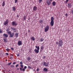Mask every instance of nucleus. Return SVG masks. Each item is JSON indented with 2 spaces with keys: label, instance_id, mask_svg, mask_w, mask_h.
<instances>
[{
  "label": "nucleus",
  "instance_id": "412c9836",
  "mask_svg": "<svg viewBox=\"0 0 73 73\" xmlns=\"http://www.w3.org/2000/svg\"><path fill=\"white\" fill-rule=\"evenodd\" d=\"M27 60H28V61H29L30 60H31V58L29 57L27 58Z\"/></svg>",
  "mask_w": 73,
  "mask_h": 73
},
{
  "label": "nucleus",
  "instance_id": "aec40b11",
  "mask_svg": "<svg viewBox=\"0 0 73 73\" xmlns=\"http://www.w3.org/2000/svg\"><path fill=\"white\" fill-rule=\"evenodd\" d=\"M13 11H16V8H15V7H13Z\"/></svg>",
  "mask_w": 73,
  "mask_h": 73
},
{
  "label": "nucleus",
  "instance_id": "c85d7f7f",
  "mask_svg": "<svg viewBox=\"0 0 73 73\" xmlns=\"http://www.w3.org/2000/svg\"><path fill=\"white\" fill-rule=\"evenodd\" d=\"M42 0H39V3H40L42 2Z\"/></svg>",
  "mask_w": 73,
  "mask_h": 73
},
{
  "label": "nucleus",
  "instance_id": "58836bf2",
  "mask_svg": "<svg viewBox=\"0 0 73 73\" xmlns=\"http://www.w3.org/2000/svg\"><path fill=\"white\" fill-rule=\"evenodd\" d=\"M65 16L66 17H67L68 16V14H66L65 15Z\"/></svg>",
  "mask_w": 73,
  "mask_h": 73
},
{
  "label": "nucleus",
  "instance_id": "49530a36",
  "mask_svg": "<svg viewBox=\"0 0 73 73\" xmlns=\"http://www.w3.org/2000/svg\"><path fill=\"white\" fill-rule=\"evenodd\" d=\"M16 64V62H14L13 63V65H14V64Z\"/></svg>",
  "mask_w": 73,
  "mask_h": 73
},
{
  "label": "nucleus",
  "instance_id": "0eeeda50",
  "mask_svg": "<svg viewBox=\"0 0 73 73\" xmlns=\"http://www.w3.org/2000/svg\"><path fill=\"white\" fill-rule=\"evenodd\" d=\"M22 44V42L21 40H19L18 42V45H21Z\"/></svg>",
  "mask_w": 73,
  "mask_h": 73
},
{
  "label": "nucleus",
  "instance_id": "393cba45",
  "mask_svg": "<svg viewBox=\"0 0 73 73\" xmlns=\"http://www.w3.org/2000/svg\"><path fill=\"white\" fill-rule=\"evenodd\" d=\"M71 4L70 3H69L68 4V6L69 7H71Z\"/></svg>",
  "mask_w": 73,
  "mask_h": 73
},
{
  "label": "nucleus",
  "instance_id": "39448f33",
  "mask_svg": "<svg viewBox=\"0 0 73 73\" xmlns=\"http://www.w3.org/2000/svg\"><path fill=\"white\" fill-rule=\"evenodd\" d=\"M43 65L44 66H48V63H46V62H43Z\"/></svg>",
  "mask_w": 73,
  "mask_h": 73
},
{
  "label": "nucleus",
  "instance_id": "3c124183",
  "mask_svg": "<svg viewBox=\"0 0 73 73\" xmlns=\"http://www.w3.org/2000/svg\"><path fill=\"white\" fill-rule=\"evenodd\" d=\"M20 70H22V68H20Z\"/></svg>",
  "mask_w": 73,
  "mask_h": 73
},
{
  "label": "nucleus",
  "instance_id": "a211bd4d",
  "mask_svg": "<svg viewBox=\"0 0 73 73\" xmlns=\"http://www.w3.org/2000/svg\"><path fill=\"white\" fill-rule=\"evenodd\" d=\"M44 71L45 72H47L48 71V69L46 68H44L43 69Z\"/></svg>",
  "mask_w": 73,
  "mask_h": 73
},
{
  "label": "nucleus",
  "instance_id": "f03ea898",
  "mask_svg": "<svg viewBox=\"0 0 73 73\" xmlns=\"http://www.w3.org/2000/svg\"><path fill=\"white\" fill-rule=\"evenodd\" d=\"M50 24L52 27L53 26V25H54V18L53 17H51Z\"/></svg>",
  "mask_w": 73,
  "mask_h": 73
},
{
  "label": "nucleus",
  "instance_id": "a19ab883",
  "mask_svg": "<svg viewBox=\"0 0 73 73\" xmlns=\"http://www.w3.org/2000/svg\"><path fill=\"white\" fill-rule=\"evenodd\" d=\"M17 57H19V56H20V54H17Z\"/></svg>",
  "mask_w": 73,
  "mask_h": 73
},
{
  "label": "nucleus",
  "instance_id": "dca6fc26",
  "mask_svg": "<svg viewBox=\"0 0 73 73\" xmlns=\"http://www.w3.org/2000/svg\"><path fill=\"white\" fill-rule=\"evenodd\" d=\"M11 29H12V30H14V31L16 30V29L14 28V27H11Z\"/></svg>",
  "mask_w": 73,
  "mask_h": 73
},
{
  "label": "nucleus",
  "instance_id": "4c0bfd02",
  "mask_svg": "<svg viewBox=\"0 0 73 73\" xmlns=\"http://www.w3.org/2000/svg\"><path fill=\"white\" fill-rule=\"evenodd\" d=\"M11 67H13V68L15 67V66H14L13 65H11Z\"/></svg>",
  "mask_w": 73,
  "mask_h": 73
},
{
  "label": "nucleus",
  "instance_id": "6ab92c4d",
  "mask_svg": "<svg viewBox=\"0 0 73 73\" xmlns=\"http://www.w3.org/2000/svg\"><path fill=\"white\" fill-rule=\"evenodd\" d=\"M18 35H19L18 33H16L15 34V36L16 37H18Z\"/></svg>",
  "mask_w": 73,
  "mask_h": 73
},
{
  "label": "nucleus",
  "instance_id": "c756f323",
  "mask_svg": "<svg viewBox=\"0 0 73 73\" xmlns=\"http://www.w3.org/2000/svg\"><path fill=\"white\" fill-rule=\"evenodd\" d=\"M23 19H24V20H26V16H24Z\"/></svg>",
  "mask_w": 73,
  "mask_h": 73
},
{
  "label": "nucleus",
  "instance_id": "f704fd0d",
  "mask_svg": "<svg viewBox=\"0 0 73 73\" xmlns=\"http://www.w3.org/2000/svg\"><path fill=\"white\" fill-rule=\"evenodd\" d=\"M7 32H8V31H9V29H7V30H6Z\"/></svg>",
  "mask_w": 73,
  "mask_h": 73
},
{
  "label": "nucleus",
  "instance_id": "7c9ffc66",
  "mask_svg": "<svg viewBox=\"0 0 73 73\" xmlns=\"http://www.w3.org/2000/svg\"><path fill=\"white\" fill-rule=\"evenodd\" d=\"M20 66L22 68H23V65L21 64L20 65Z\"/></svg>",
  "mask_w": 73,
  "mask_h": 73
},
{
  "label": "nucleus",
  "instance_id": "c9c22d12",
  "mask_svg": "<svg viewBox=\"0 0 73 73\" xmlns=\"http://www.w3.org/2000/svg\"><path fill=\"white\" fill-rule=\"evenodd\" d=\"M19 64H17L16 65V68H17V67L18 66H19Z\"/></svg>",
  "mask_w": 73,
  "mask_h": 73
},
{
  "label": "nucleus",
  "instance_id": "37998d69",
  "mask_svg": "<svg viewBox=\"0 0 73 73\" xmlns=\"http://www.w3.org/2000/svg\"><path fill=\"white\" fill-rule=\"evenodd\" d=\"M11 62L9 63H8L9 65H11Z\"/></svg>",
  "mask_w": 73,
  "mask_h": 73
},
{
  "label": "nucleus",
  "instance_id": "4be33fe9",
  "mask_svg": "<svg viewBox=\"0 0 73 73\" xmlns=\"http://www.w3.org/2000/svg\"><path fill=\"white\" fill-rule=\"evenodd\" d=\"M3 40L5 41V42H7L8 41V40H7V38H4Z\"/></svg>",
  "mask_w": 73,
  "mask_h": 73
},
{
  "label": "nucleus",
  "instance_id": "bb28decb",
  "mask_svg": "<svg viewBox=\"0 0 73 73\" xmlns=\"http://www.w3.org/2000/svg\"><path fill=\"white\" fill-rule=\"evenodd\" d=\"M7 33H8V34L9 35H10L11 34V32L10 31H7Z\"/></svg>",
  "mask_w": 73,
  "mask_h": 73
},
{
  "label": "nucleus",
  "instance_id": "b1692460",
  "mask_svg": "<svg viewBox=\"0 0 73 73\" xmlns=\"http://www.w3.org/2000/svg\"><path fill=\"white\" fill-rule=\"evenodd\" d=\"M44 38H41L40 40V41L41 42H42L43 41H44Z\"/></svg>",
  "mask_w": 73,
  "mask_h": 73
},
{
  "label": "nucleus",
  "instance_id": "79ce46f5",
  "mask_svg": "<svg viewBox=\"0 0 73 73\" xmlns=\"http://www.w3.org/2000/svg\"><path fill=\"white\" fill-rule=\"evenodd\" d=\"M10 59H11V60H12V59H13V57H10Z\"/></svg>",
  "mask_w": 73,
  "mask_h": 73
},
{
  "label": "nucleus",
  "instance_id": "a18cd8bd",
  "mask_svg": "<svg viewBox=\"0 0 73 73\" xmlns=\"http://www.w3.org/2000/svg\"><path fill=\"white\" fill-rule=\"evenodd\" d=\"M22 70H23V71L24 72V71H25V68H23Z\"/></svg>",
  "mask_w": 73,
  "mask_h": 73
},
{
  "label": "nucleus",
  "instance_id": "473e14b6",
  "mask_svg": "<svg viewBox=\"0 0 73 73\" xmlns=\"http://www.w3.org/2000/svg\"><path fill=\"white\" fill-rule=\"evenodd\" d=\"M20 64H23V61L20 62Z\"/></svg>",
  "mask_w": 73,
  "mask_h": 73
},
{
  "label": "nucleus",
  "instance_id": "20e7f679",
  "mask_svg": "<svg viewBox=\"0 0 73 73\" xmlns=\"http://www.w3.org/2000/svg\"><path fill=\"white\" fill-rule=\"evenodd\" d=\"M12 24L13 25H15V26H17V23H16V21H13Z\"/></svg>",
  "mask_w": 73,
  "mask_h": 73
},
{
  "label": "nucleus",
  "instance_id": "de8ad7c7",
  "mask_svg": "<svg viewBox=\"0 0 73 73\" xmlns=\"http://www.w3.org/2000/svg\"><path fill=\"white\" fill-rule=\"evenodd\" d=\"M68 1H69V0H66V3H68Z\"/></svg>",
  "mask_w": 73,
  "mask_h": 73
},
{
  "label": "nucleus",
  "instance_id": "f8f14e48",
  "mask_svg": "<svg viewBox=\"0 0 73 73\" xmlns=\"http://www.w3.org/2000/svg\"><path fill=\"white\" fill-rule=\"evenodd\" d=\"M37 8V7H36V6H35L34 7H33V11H36Z\"/></svg>",
  "mask_w": 73,
  "mask_h": 73
},
{
  "label": "nucleus",
  "instance_id": "8fccbe9b",
  "mask_svg": "<svg viewBox=\"0 0 73 73\" xmlns=\"http://www.w3.org/2000/svg\"><path fill=\"white\" fill-rule=\"evenodd\" d=\"M24 69H27V67H26V66H25L24 67Z\"/></svg>",
  "mask_w": 73,
  "mask_h": 73
},
{
  "label": "nucleus",
  "instance_id": "09e8293b",
  "mask_svg": "<svg viewBox=\"0 0 73 73\" xmlns=\"http://www.w3.org/2000/svg\"><path fill=\"white\" fill-rule=\"evenodd\" d=\"M17 17L18 18H19V15H17Z\"/></svg>",
  "mask_w": 73,
  "mask_h": 73
},
{
  "label": "nucleus",
  "instance_id": "4d7b16f0",
  "mask_svg": "<svg viewBox=\"0 0 73 73\" xmlns=\"http://www.w3.org/2000/svg\"><path fill=\"white\" fill-rule=\"evenodd\" d=\"M17 70H19V68H17Z\"/></svg>",
  "mask_w": 73,
  "mask_h": 73
},
{
  "label": "nucleus",
  "instance_id": "e2e57ef3",
  "mask_svg": "<svg viewBox=\"0 0 73 73\" xmlns=\"http://www.w3.org/2000/svg\"><path fill=\"white\" fill-rule=\"evenodd\" d=\"M28 67H30L29 66Z\"/></svg>",
  "mask_w": 73,
  "mask_h": 73
},
{
  "label": "nucleus",
  "instance_id": "cd10ccee",
  "mask_svg": "<svg viewBox=\"0 0 73 73\" xmlns=\"http://www.w3.org/2000/svg\"><path fill=\"white\" fill-rule=\"evenodd\" d=\"M6 50L7 52H9L10 50L9 48H7L6 49Z\"/></svg>",
  "mask_w": 73,
  "mask_h": 73
},
{
  "label": "nucleus",
  "instance_id": "ea45409f",
  "mask_svg": "<svg viewBox=\"0 0 73 73\" xmlns=\"http://www.w3.org/2000/svg\"><path fill=\"white\" fill-rule=\"evenodd\" d=\"M6 54L7 56H8V55H9V54L8 53H6Z\"/></svg>",
  "mask_w": 73,
  "mask_h": 73
},
{
  "label": "nucleus",
  "instance_id": "a878e982",
  "mask_svg": "<svg viewBox=\"0 0 73 73\" xmlns=\"http://www.w3.org/2000/svg\"><path fill=\"white\" fill-rule=\"evenodd\" d=\"M3 33V30L1 29H0V33Z\"/></svg>",
  "mask_w": 73,
  "mask_h": 73
},
{
  "label": "nucleus",
  "instance_id": "c03bdc74",
  "mask_svg": "<svg viewBox=\"0 0 73 73\" xmlns=\"http://www.w3.org/2000/svg\"><path fill=\"white\" fill-rule=\"evenodd\" d=\"M71 13H72V15H73V10H71Z\"/></svg>",
  "mask_w": 73,
  "mask_h": 73
},
{
  "label": "nucleus",
  "instance_id": "603ef678",
  "mask_svg": "<svg viewBox=\"0 0 73 73\" xmlns=\"http://www.w3.org/2000/svg\"><path fill=\"white\" fill-rule=\"evenodd\" d=\"M28 32H29V33L30 32V30H29L28 31Z\"/></svg>",
  "mask_w": 73,
  "mask_h": 73
},
{
  "label": "nucleus",
  "instance_id": "2f4dec72",
  "mask_svg": "<svg viewBox=\"0 0 73 73\" xmlns=\"http://www.w3.org/2000/svg\"><path fill=\"white\" fill-rule=\"evenodd\" d=\"M18 1V0H15V3L16 4Z\"/></svg>",
  "mask_w": 73,
  "mask_h": 73
},
{
  "label": "nucleus",
  "instance_id": "5701e85b",
  "mask_svg": "<svg viewBox=\"0 0 73 73\" xmlns=\"http://www.w3.org/2000/svg\"><path fill=\"white\" fill-rule=\"evenodd\" d=\"M43 49H44V46H42L40 47V49H42V50H43Z\"/></svg>",
  "mask_w": 73,
  "mask_h": 73
},
{
  "label": "nucleus",
  "instance_id": "423d86ee",
  "mask_svg": "<svg viewBox=\"0 0 73 73\" xmlns=\"http://www.w3.org/2000/svg\"><path fill=\"white\" fill-rule=\"evenodd\" d=\"M8 23H9V21L7 20L4 22V24L5 25H7V24Z\"/></svg>",
  "mask_w": 73,
  "mask_h": 73
},
{
  "label": "nucleus",
  "instance_id": "052dcab7",
  "mask_svg": "<svg viewBox=\"0 0 73 73\" xmlns=\"http://www.w3.org/2000/svg\"><path fill=\"white\" fill-rule=\"evenodd\" d=\"M50 1H53V0H50Z\"/></svg>",
  "mask_w": 73,
  "mask_h": 73
},
{
  "label": "nucleus",
  "instance_id": "13d9d810",
  "mask_svg": "<svg viewBox=\"0 0 73 73\" xmlns=\"http://www.w3.org/2000/svg\"><path fill=\"white\" fill-rule=\"evenodd\" d=\"M47 64H49V62H48Z\"/></svg>",
  "mask_w": 73,
  "mask_h": 73
},
{
  "label": "nucleus",
  "instance_id": "4468645a",
  "mask_svg": "<svg viewBox=\"0 0 73 73\" xmlns=\"http://www.w3.org/2000/svg\"><path fill=\"white\" fill-rule=\"evenodd\" d=\"M31 39L33 40V41H35V37L33 36L31 38Z\"/></svg>",
  "mask_w": 73,
  "mask_h": 73
},
{
  "label": "nucleus",
  "instance_id": "7ed1b4c3",
  "mask_svg": "<svg viewBox=\"0 0 73 73\" xmlns=\"http://www.w3.org/2000/svg\"><path fill=\"white\" fill-rule=\"evenodd\" d=\"M49 28L50 27L49 26L47 25L44 29L45 32H48V31H49Z\"/></svg>",
  "mask_w": 73,
  "mask_h": 73
},
{
  "label": "nucleus",
  "instance_id": "e433bc0d",
  "mask_svg": "<svg viewBox=\"0 0 73 73\" xmlns=\"http://www.w3.org/2000/svg\"><path fill=\"white\" fill-rule=\"evenodd\" d=\"M11 49L12 50H14V48H11Z\"/></svg>",
  "mask_w": 73,
  "mask_h": 73
},
{
  "label": "nucleus",
  "instance_id": "2eb2a0df",
  "mask_svg": "<svg viewBox=\"0 0 73 73\" xmlns=\"http://www.w3.org/2000/svg\"><path fill=\"white\" fill-rule=\"evenodd\" d=\"M5 5V1H3L2 3V6L3 7H4V5Z\"/></svg>",
  "mask_w": 73,
  "mask_h": 73
},
{
  "label": "nucleus",
  "instance_id": "ddd939ff",
  "mask_svg": "<svg viewBox=\"0 0 73 73\" xmlns=\"http://www.w3.org/2000/svg\"><path fill=\"white\" fill-rule=\"evenodd\" d=\"M52 4L53 6H55V5H56V2L53 1L52 3Z\"/></svg>",
  "mask_w": 73,
  "mask_h": 73
},
{
  "label": "nucleus",
  "instance_id": "9b49d317",
  "mask_svg": "<svg viewBox=\"0 0 73 73\" xmlns=\"http://www.w3.org/2000/svg\"><path fill=\"white\" fill-rule=\"evenodd\" d=\"M46 3L48 5H50V1L49 0H48L46 1Z\"/></svg>",
  "mask_w": 73,
  "mask_h": 73
},
{
  "label": "nucleus",
  "instance_id": "72a5a7b5",
  "mask_svg": "<svg viewBox=\"0 0 73 73\" xmlns=\"http://www.w3.org/2000/svg\"><path fill=\"white\" fill-rule=\"evenodd\" d=\"M40 23H41L42 22V20H40V21H39Z\"/></svg>",
  "mask_w": 73,
  "mask_h": 73
},
{
  "label": "nucleus",
  "instance_id": "6e6552de",
  "mask_svg": "<svg viewBox=\"0 0 73 73\" xmlns=\"http://www.w3.org/2000/svg\"><path fill=\"white\" fill-rule=\"evenodd\" d=\"M3 35L4 37H5V38H7L8 36V34H4Z\"/></svg>",
  "mask_w": 73,
  "mask_h": 73
},
{
  "label": "nucleus",
  "instance_id": "5fc2aeb1",
  "mask_svg": "<svg viewBox=\"0 0 73 73\" xmlns=\"http://www.w3.org/2000/svg\"><path fill=\"white\" fill-rule=\"evenodd\" d=\"M11 56H13V54H11Z\"/></svg>",
  "mask_w": 73,
  "mask_h": 73
},
{
  "label": "nucleus",
  "instance_id": "f257e3e1",
  "mask_svg": "<svg viewBox=\"0 0 73 73\" xmlns=\"http://www.w3.org/2000/svg\"><path fill=\"white\" fill-rule=\"evenodd\" d=\"M62 45H63V42H62V40L60 39L58 42V46H59V47H60V46H62Z\"/></svg>",
  "mask_w": 73,
  "mask_h": 73
},
{
  "label": "nucleus",
  "instance_id": "6e6d98bb",
  "mask_svg": "<svg viewBox=\"0 0 73 73\" xmlns=\"http://www.w3.org/2000/svg\"><path fill=\"white\" fill-rule=\"evenodd\" d=\"M43 58H45V56H43Z\"/></svg>",
  "mask_w": 73,
  "mask_h": 73
},
{
  "label": "nucleus",
  "instance_id": "bf43d9fd",
  "mask_svg": "<svg viewBox=\"0 0 73 73\" xmlns=\"http://www.w3.org/2000/svg\"><path fill=\"white\" fill-rule=\"evenodd\" d=\"M14 32H16V31H14Z\"/></svg>",
  "mask_w": 73,
  "mask_h": 73
},
{
  "label": "nucleus",
  "instance_id": "864d4df0",
  "mask_svg": "<svg viewBox=\"0 0 73 73\" xmlns=\"http://www.w3.org/2000/svg\"><path fill=\"white\" fill-rule=\"evenodd\" d=\"M56 44H57V45H58V42H56Z\"/></svg>",
  "mask_w": 73,
  "mask_h": 73
},
{
  "label": "nucleus",
  "instance_id": "680f3d73",
  "mask_svg": "<svg viewBox=\"0 0 73 73\" xmlns=\"http://www.w3.org/2000/svg\"><path fill=\"white\" fill-rule=\"evenodd\" d=\"M38 69H37V71H38Z\"/></svg>",
  "mask_w": 73,
  "mask_h": 73
},
{
  "label": "nucleus",
  "instance_id": "1a4fd4ad",
  "mask_svg": "<svg viewBox=\"0 0 73 73\" xmlns=\"http://www.w3.org/2000/svg\"><path fill=\"white\" fill-rule=\"evenodd\" d=\"M34 51L36 53H38L39 52V50L35 49Z\"/></svg>",
  "mask_w": 73,
  "mask_h": 73
},
{
  "label": "nucleus",
  "instance_id": "9d476101",
  "mask_svg": "<svg viewBox=\"0 0 73 73\" xmlns=\"http://www.w3.org/2000/svg\"><path fill=\"white\" fill-rule=\"evenodd\" d=\"M13 36H14V33H11V34L10 35V37H13Z\"/></svg>",
  "mask_w": 73,
  "mask_h": 73
},
{
  "label": "nucleus",
  "instance_id": "f3484780",
  "mask_svg": "<svg viewBox=\"0 0 73 73\" xmlns=\"http://www.w3.org/2000/svg\"><path fill=\"white\" fill-rule=\"evenodd\" d=\"M35 48L37 49L38 50H40V47L39 46H35Z\"/></svg>",
  "mask_w": 73,
  "mask_h": 73
}]
</instances>
